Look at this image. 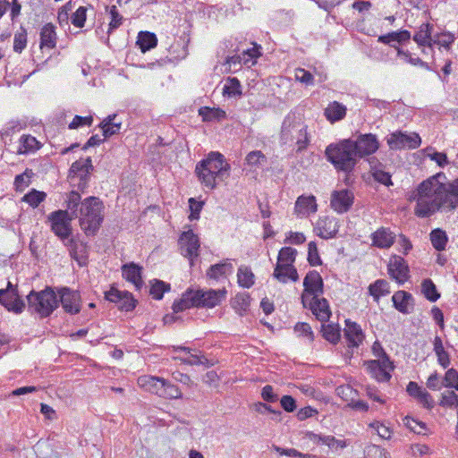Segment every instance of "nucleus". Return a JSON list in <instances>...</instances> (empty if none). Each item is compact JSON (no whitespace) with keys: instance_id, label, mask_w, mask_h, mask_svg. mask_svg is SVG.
Listing matches in <instances>:
<instances>
[{"instance_id":"1","label":"nucleus","mask_w":458,"mask_h":458,"mask_svg":"<svg viewBox=\"0 0 458 458\" xmlns=\"http://www.w3.org/2000/svg\"><path fill=\"white\" fill-rule=\"evenodd\" d=\"M446 175L440 172L423 180L408 196L413 203V213L420 218H427L439 211L447 210Z\"/></svg>"},{"instance_id":"2","label":"nucleus","mask_w":458,"mask_h":458,"mask_svg":"<svg viewBox=\"0 0 458 458\" xmlns=\"http://www.w3.org/2000/svg\"><path fill=\"white\" fill-rule=\"evenodd\" d=\"M78 218L80 226L86 236H96L105 218V205L103 201L95 196L85 198Z\"/></svg>"},{"instance_id":"3","label":"nucleus","mask_w":458,"mask_h":458,"mask_svg":"<svg viewBox=\"0 0 458 458\" xmlns=\"http://www.w3.org/2000/svg\"><path fill=\"white\" fill-rule=\"evenodd\" d=\"M307 129L308 126L301 117L295 114H288L282 123L280 140L283 144L294 143L296 151L301 152L307 148L310 141Z\"/></svg>"},{"instance_id":"4","label":"nucleus","mask_w":458,"mask_h":458,"mask_svg":"<svg viewBox=\"0 0 458 458\" xmlns=\"http://www.w3.org/2000/svg\"><path fill=\"white\" fill-rule=\"evenodd\" d=\"M230 165L225 162L224 156L212 151L202 160V185L213 190L229 177Z\"/></svg>"},{"instance_id":"5","label":"nucleus","mask_w":458,"mask_h":458,"mask_svg":"<svg viewBox=\"0 0 458 458\" xmlns=\"http://www.w3.org/2000/svg\"><path fill=\"white\" fill-rule=\"evenodd\" d=\"M28 310L33 314L37 313L40 318H46L58 308V297L56 288L46 286L41 291L32 289L26 296Z\"/></svg>"},{"instance_id":"6","label":"nucleus","mask_w":458,"mask_h":458,"mask_svg":"<svg viewBox=\"0 0 458 458\" xmlns=\"http://www.w3.org/2000/svg\"><path fill=\"white\" fill-rule=\"evenodd\" d=\"M353 147L352 140H344L339 143L328 145L325 154L337 170L350 172L357 160Z\"/></svg>"},{"instance_id":"7","label":"nucleus","mask_w":458,"mask_h":458,"mask_svg":"<svg viewBox=\"0 0 458 458\" xmlns=\"http://www.w3.org/2000/svg\"><path fill=\"white\" fill-rule=\"evenodd\" d=\"M68 210L58 209L53 211L48 216V221L51 223L52 232L62 241L69 238L72 234V221Z\"/></svg>"},{"instance_id":"8","label":"nucleus","mask_w":458,"mask_h":458,"mask_svg":"<svg viewBox=\"0 0 458 458\" xmlns=\"http://www.w3.org/2000/svg\"><path fill=\"white\" fill-rule=\"evenodd\" d=\"M0 304L15 314H21L26 308V302L20 295L18 286L10 281L6 288L0 289Z\"/></svg>"},{"instance_id":"9","label":"nucleus","mask_w":458,"mask_h":458,"mask_svg":"<svg viewBox=\"0 0 458 458\" xmlns=\"http://www.w3.org/2000/svg\"><path fill=\"white\" fill-rule=\"evenodd\" d=\"M187 230L183 231L178 239V245L180 247L181 254L188 258L190 265L193 266L194 259H197L199 254L198 250L199 248V238L197 233H193V230L190 225L185 226Z\"/></svg>"},{"instance_id":"10","label":"nucleus","mask_w":458,"mask_h":458,"mask_svg":"<svg viewBox=\"0 0 458 458\" xmlns=\"http://www.w3.org/2000/svg\"><path fill=\"white\" fill-rule=\"evenodd\" d=\"M104 295L105 300L114 303L121 311H131L138 304V301L133 297L131 293L121 291L115 284H112L110 289L104 293Z\"/></svg>"},{"instance_id":"11","label":"nucleus","mask_w":458,"mask_h":458,"mask_svg":"<svg viewBox=\"0 0 458 458\" xmlns=\"http://www.w3.org/2000/svg\"><path fill=\"white\" fill-rule=\"evenodd\" d=\"M58 305L61 303L64 310L71 315L81 312V297L79 291L71 289L68 286L56 287Z\"/></svg>"},{"instance_id":"12","label":"nucleus","mask_w":458,"mask_h":458,"mask_svg":"<svg viewBox=\"0 0 458 458\" xmlns=\"http://www.w3.org/2000/svg\"><path fill=\"white\" fill-rule=\"evenodd\" d=\"M386 142L391 149L411 148L420 147L421 143L419 134L395 131L386 138Z\"/></svg>"},{"instance_id":"13","label":"nucleus","mask_w":458,"mask_h":458,"mask_svg":"<svg viewBox=\"0 0 458 458\" xmlns=\"http://www.w3.org/2000/svg\"><path fill=\"white\" fill-rule=\"evenodd\" d=\"M368 371L378 382H387L391 378L394 370L393 362L389 357L380 360H371L365 362Z\"/></svg>"},{"instance_id":"14","label":"nucleus","mask_w":458,"mask_h":458,"mask_svg":"<svg viewBox=\"0 0 458 458\" xmlns=\"http://www.w3.org/2000/svg\"><path fill=\"white\" fill-rule=\"evenodd\" d=\"M304 293L301 300L304 306L307 305L308 296L318 297L323 293V280L317 271L309 272L303 280Z\"/></svg>"},{"instance_id":"15","label":"nucleus","mask_w":458,"mask_h":458,"mask_svg":"<svg viewBox=\"0 0 458 458\" xmlns=\"http://www.w3.org/2000/svg\"><path fill=\"white\" fill-rule=\"evenodd\" d=\"M200 307V288H188L182 298L174 301L173 304L174 313H179L191 308Z\"/></svg>"},{"instance_id":"16","label":"nucleus","mask_w":458,"mask_h":458,"mask_svg":"<svg viewBox=\"0 0 458 458\" xmlns=\"http://www.w3.org/2000/svg\"><path fill=\"white\" fill-rule=\"evenodd\" d=\"M387 271L392 279L399 284H404L409 278V267L403 258L394 255L390 258Z\"/></svg>"},{"instance_id":"17","label":"nucleus","mask_w":458,"mask_h":458,"mask_svg":"<svg viewBox=\"0 0 458 458\" xmlns=\"http://www.w3.org/2000/svg\"><path fill=\"white\" fill-rule=\"evenodd\" d=\"M352 144L356 157H360L375 153L379 148L377 136L372 133L360 135L356 140H352Z\"/></svg>"},{"instance_id":"18","label":"nucleus","mask_w":458,"mask_h":458,"mask_svg":"<svg viewBox=\"0 0 458 458\" xmlns=\"http://www.w3.org/2000/svg\"><path fill=\"white\" fill-rule=\"evenodd\" d=\"M339 230V222L334 216H320L314 226L315 233L325 240L334 238Z\"/></svg>"},{"instance_id":"19","label":"nucleus","mask_w":458,"mask_h":458,"mask_svg":"<svg viewBox=\"0 0 458 458\" xmlns=\"http://www.w3.org/2000/svg\"><path fill=\"white\" fill-rule=\"evenodd\" d=\"M354 195L347 189L334 191L331 194L330 206L337 213L347 212L352 206Z\"/></svg>"},{"instance_id":"20","label":"nucleus","mask_w":458,"mask_h":458,"mask_svg":"<svg viewBox=\"0 0 458 458\" xmlns=\"http://www.w3.org/2000/svg\"><path fill=\"white\" fill-rule=\"evenodd\" d=\"M233 269L232 264L226 261L213 265L207 270V281L210 285L214 283H225Z\"/></svg>"},{"instance_id":"21","label":"nucleus","mask_w":458,"mask_h":458,"mask_svg":"<svg viewBox=\"0 0 458 458\" xmlns=\"http://www.w3.org/2000/svg\"><path fill=\"white\" fill-rule=\"evenodd\" d=\"M123 277L134 284L136 290H140L144 284L142 279L143 267L135 262L125 263L121 267Z\"/></svg>"},{"instance_id":"22","label":"nucleus","mask_w":458,"mask_h":458,"mask_svg":"<svg viewBox=\"0 0 458 458\" xmlns=\"http://www.w3.org/2000/svg\"><path fill=\"white\" fill-rule=\"evenodd\" d=\"M93 171L94 166L90 157L80 158L72 164L69 170V178L71 182H73L77 178L90 177Z\"/></svg>"},{"instance_id":"23","label":"nucleus","mask_w":458,"mask_h":458,"mask_svg":"<svg viewBox=\"0 0 458 458\" xmlns=\"http://www.w3.org/2000/svg\"><path fill=\"white\" fill-rule=\"evenodd\" d=\"M305 437L310 441L317 445H325L331 450L344 449L347 446L345 440L337 439L333 436H326L308 431L305 434Z\"/></svg>"},{"instance_id":"24","label":"nucleus","mask_w":458,"mask_h":458,"mask_svg":"<svg viewBox=\"0 0 458 458\" xmlns=\"http://www.w3.org/2000/svg\"><path fill=\"white\" fill-rule=\"evenodd\" d=\"M317 210L318 205L314 196L301 195L298 197L294 206V213L298 217H308L310 214L316 213Z\"/></svg>"},{"instance_id":"25","label":"nucleus","mask_w":458,"mask_h":458,"mask_svg":"<svg viewBox=\"0 0 458 458\" xmlns=\"http://www.w3.org/2000/svg\"><path fill=\"white\" fill-rule=\"evenodd\" d=\"M309 306L318 320L326 322L329 319L331 311L328 301L325 298L312 297Z\"/></svg>"},{"instance_id":"26","label":"nucleus","mask_w":458,"mask_h":458,"mask_svg":"<svg viewBox=\"0 0 458 458\" xmlns=\"http://www.w3.org/2000/svg\"><path fill=\"white\" fill-rule=\"evenodd\" d=\"M116 114H109L104 118L98 125L102 131V136L105 139H109L114 135L119 134L122 129V122L117 120Z\"/></svg>"},{"instance_id":"27","label":"nucleus","mask_w":458,"mask_h":458,"mask_svg":"<svg viewBox=\"0 0 458 458\" xmlns=\"http://www.w3.org/2000/svg\"><path fill=\"white\" fill-rule=\"evenodd\" d=\"M395 239V234L386 227L377 229L371 234L372 244L379 249L390 248Z\"/></svg>"},{"instance_id":"28","label":"nucleus","mask_w":458,"mask_h":458,"mask_svg":"<svg viewBox=\"0 0 458 458\" xmlns=\"http://www.w3.org/2000/svg\"><path fill=\"white\" fill-rule=\"evenodd\" d=\"M344 335L349 347H358L364 340V334L360 325L356 322L346 320Z\"/></svg>"},{"instance_id":"29","label":"nucleus","mask_w":458,"mask_h":458,"mask_svg":"<svg viewBox=\"0 0 458 458\" xmlns=\"http://www.w3.org/2000/svg\"><path fill=\"white\" fill-rule=\"evenodd\" d=\"M226 295L227 291L225 287L217 290H202V307L214 308L220 305L225 300Z\"/></svg>"},{"instance_id":"30","label":"nucleus","mask_w":458,"mask_h":458,"mask_svg":"<svg viewBox=\"0 0 458 458\" xmlns=\"http://www.w3.org/2000/svg\"><path fill=\"white\" fill-rule=\"evenodd\" d=\"M392 301L394 308L402 313L408 314L413 307V297L405 291H397L394 293Z\"/></svg>"},{"instance_id":"31","label":"nucleus","mask_w":458,"mask_h":458,"mask_svg":"<svg viewBox=\"0 0 458 458\" xmlns=\"http://www.w3.org/2000/svg\"><path fill=\"white\" fill-rule=\"evenodd\" d=\"M138 382L139 385L146 391L157 394L159 397L161 396V392L164 388V386H165V379L152 376L140 377L138 379Z\"/></svg>"},{"instance_id":"32","label":"nucleus","mask_w":458,"mask_h":458,"mask_svg":"<svg viewBox=\"0 0 458 458\" xmlns=\"http://www.w3.org/2000/svg\"><path fill=\"white\" fill-rule=\"evenodd\" d=\"M433 26L429 23H422L416 34L413 36V40L420 47H428V49L433 51V38L431 37Z\"/></svg>"},{"instance_id":"33","label":"nucleus","mask_w":458,"mask_h":458,"mask_svg":"<svg viewBox=\"0 0 458 458\" xmlns=\"http://www.w3.org/2000/svg\"><path fill=\"white\" fill-rule=\"evenodd\" d=\"M411 33L410 31L403 30L399 31L389 32L385 35H381L378 37L377 41L389 45L392 47H394L396 50L399 48L396 46V43H403L410 40Z\"/></svg>"},{"instance_id":"34","label":"nucleus","mask_w":458,"mask_h":458,"mask_svg":"<svg viewBox=\"0 0 458 458\" xmlns=\"http://www.w3.org/2000/svg\"><path fill=\"white\" fill-rule=\"evenodd\" d=\"M82 202L83 199H81V196L77 191H72L67 194L65 210H68L70 217L72 219L78 218Z\"/></svg>"},{"instance_id":"35","label":"nucleus","mask_w":458,"mask_h":458,"mask_svg":"<svg viewBox=\"0 0 458 458\" xmlns=\"http://www.w3.org/2000/svg\"><path fill=\"white\" fill-rule=\"evenodd\" d=\"M273 276L281 283H287L288 280L296 282L299 279L296 268L293 266L276 265Z\"/></svg>"},{"instance_id":"36","label":"nucleus","mask_w":458,"mask_h":458,"mask_svg":"<svg viewBox=\"0 0 458 458\" xmlns=\"http://www.w3.org/2000/svg\"><path fill=\"white\" fill-rule=\"evenodd\" d=\"M56 45L55 28L52 23H47L40 31V47L54 48Z\"/></svg>"},{"instance_id":"37","label":"nucleus","mask_w":458,"mask_h":458,"mask_svg":"<svg viewBox=\"0 0 458 458\" xmlns=\"http://www.w3.org/2000/svg\"><path fill=\"white\" fill-rule=\"evenodd\" d=\"M369 293L373 297V300L378 303L381 297L386 296L390 293L389 283L384 279H377L373 284H369Z\"/></svg>"},{"instance_id":"38","label":"nucleus","mask_w":458,"mask_h":458,"mask_svg":"<svg viewBox=\"0 0 458 458\" xmlns=\"http://www.w3.org/2000/svg\"><path fill=\"white\" fill-rule=\"evenodd\" d=\"M445 186L446 189V201L447 210L452 211L458 208V178L448 182L446 178L445 181Z\"/></svg>"},{"instance_id":"39","label":"nucleus","mask_w":458,"mask_h":458,"mask_svg":"<svg viewBox=\"0 0 458 458\" xmlns=\"http://www.w3.org/2000/svg\"><path fill=\"white\" fill-rule=\"evenodd\" d=\"M136 45L142 53H146L157 45V38L155 33L149 31H140L138 34Z\"/></svg>"},{"instance_id":"40","label":"nucleus","mask_w":458,"mask_h":458,"mask_svg":"<svg viewBox=\"0 0 458 458\" xmlns=\"http://www.w3.org/2000/svg\"><path fill=\"white\" fill-rule=\"evenodd\" d=\"M41 148V143L31 135H22L20 139V147L17 153L20 155L34 152Z\"/></svg>"},{"instance_id":"41","label":"nucleus","mask_w":458,"mask_h":458,"mask_svg":"<svg viewBox=\"0 0 458 458\" xmlns=\"http://www.w3.org/2000/svg\"><path fill=\"white\" fill-rule=\"evenodd\" d=\"M242 94L240 81L235 77L226 78L223 86V95L228 98H239Z\"/></svg>"},{"instance_id":"42","label":"nucleus","mask_w":458,"mask_h":458,"mask_svg":"<svg viewBox=\"0 0 458 458\" xmlns=\"http://www.w3.org/2000/svg\"><path fill=\"white\" fill-rule=\"evenodd\" d=\"M346 114V107L335 101L325 109V115L328 121L335 123L342 120Z\"/></svg>"},{"instance_id":"43","label":"nucleus","mask_w":458,"mask_h":458,"mask_svg":"<svg viewBox=\"0 0 458 458\" xmlns=\"http://www.w3.org/2000/svg\"><path fill=\"white\" fill-rule=\"evenodd\" d=\"M250 304V297L248 293H238L232 300L231 305L233 309L238 313L240 316H243L249 310Z\"/></svg>"},{"instance_id":"44","label":"nucleus","mask_w":458,"mask_h":458,"mask_svg":"<svg viewBox=\"0 0 458 458\" xmlns=\"http://www.w3.org/2000/svg\"><path fill=\"white\" fill-rule=\"evenodd\" d=\"M434 352L437 357L438 364L446 369L450 365V357L447 352H445L443 345V342L440 336L436 335L433 341Z\"/></svg>"},{"instance_id":"45","label":"nucleus","mask_w":458,"mask_h":458,"mask_svg":"<svg viewBox=\"0 0 458 458\" xmlns=\"http://www.w3.org/2000/svg\"><path fill=\"white\" fill-rule=\"evenodd\" d=\"M260 46L254 44L251 48L242 50L241 53V59L243 65L248 67L256 64L257 59L260 56Z\"/></svg>"},{"instance_id":"46","label":"nucleus","mask_w":458,"mask_h":458,"mask_svg":"<svg viewBox=\"0 0 458 458\" xmlns=\"http://www.w3.org/2000/svg\"><path fill=\"white\" fill-rule=\"evenodd\" d=\"M171 290L170 284L165 283L159 279H154L151 281V287L149 293L152 295L155 300H162L165 293H167Z\"/></svg>"},{"instance_id":"47","label":"nucleus","mask_w":458,"mask_h":458,"mask_svg":"<svg viewBox=\"0 0 458 458\" xmlns=\"http://www.w3.org/2000/svg\"><path fill=\"white\" fill-rule=\"evenodd\" d=\"M297 250L292 247H284L279 250L276 265L293 266Z\"/></svg>"},{"instance_id":"48","label":"nucleus","mask_w":458,"mask_h":458,"mask_svg":"<svg viewBox=\"0 0 458 458\" xmlns=\"http://www.w3.org/2000/svg\"><path fill=\"white\" fill-rule=\"evenodd\" d=\"M225 118V112L221 108L202 107V121L220 122Z\"/></svg>"},{"instance_id":"49","label":"nucleus","mask_w":458,"mask_h":458,"mask_svg":"<svg viewBox=\"0 0 458 458\" xmlns=\"http://www.w3.org/2000/svg\"><path fill=\"white\" fill-rule=\"evenodd\" d=\"M238 283L244 288H250L254 284V274L248 267H241L238 269Z\"/></svg>"},{"instance_id":"50","label":"nucleus","mask_w":458,"mask_h":458,"mask_svg":"<svg viewBox=\"0 0 458 458\" xmlns=\"http://www.w3.org/2000/svg\"><path fill=\"white\" fill-rule=\"evenodd\" d=\"M46 198V192L32 189L23 196L22 200L27 202L30 207L37 208Z\"/></svg>"},{"instance_id":"51","label":"nucleus","mask_w":458,"mask_h":458,"mask_svg":"<svg viewBox=\"0 0 458 458\" xmlns=\"http://www.w3.org/2000/svg\"><path fill=\"white\" fill-rule=\"evenodd\" d=\"M430 240L433 247L437 250H443L447 242V236L445 231L435 229L430 233Z\"/></svg>"},{"instance_id":"52","label":"nucleus","mask_w":458,"mask_h":458,"mask_svg":"<svg viewBox=\"0 0 458 458\" xmlns=\"http://www.w3.org/2000/svg\"><path fill=\"white\" fill-rule=\"evenodd\" d=\"M106 11H108L111 16V21L108 24L107 31L108 34H111L114 30L122 25L123 17L119 13L115 5H112L110 7L106 5Z\"/></svg>"},{"instance_id":"53","label":"nucleus","mask_w":458,"mask_h":458,"mask_svg":"<svg viewBox=\"0 0 458 458\" xmlns=\"http://www.w3.org/2000/svg\"><path fill=\"white\" fill-rule=\"evenodd\" d=\"M322 334L323 337L332 344H336L340 339V328L335 324L322 325Z\"/></svg>"},{"instance_id":"54","label":"nucleus","mask_w":458,"mask_h":458,"mask_svg":"<svg viewBox=\"0 0 458 458\" xmlns=\"http://www.w3.org/2000/svg\"><path fill=\"white\" fill-rule=\"evenodd\" d=\"M245 161L249 166L258 168L267 163V157L261 151L254 150L246 156Z\"/></svg>"},{"instance_id":"55","label":"nucleus","mask_w":458,"mask_h":458,"mask_svg":"<svg viewBox=\"0 0 458 458\" xmlns=\"http://www.w3.org/2000/svg\"><path fill=\"white\" fill-rule=\"evenodd\" d=\"M27 46V30L24 27L21 26L20 30L14 34L13 38V51L21 53Z\"/></svg>"},{"instance_id":"56","label":"nucleus","mask_w":458,"mask_h":458,"mask_svg":"<svg viewBox=\"0 0 458 458\" xmlns=\"http://www.w3.org/2000/svg\"><path fill=\"white\" fill-rule=\"evenodd\" d=\"M422 293L425 297L430 301H436L439 298L436 285L430 279H425L421 284Z\"/></svg>"},{"instance_id":"57","label":"nucleus","mask_w":458,"mask_h":458,"mask_svg":"<svg viewBox=\"0 0 458 458\" xmlns=\"http://www.w3.org/2000/svg\"><path fill=\"white\" fill-rule=\"evenodd\" d=\"M181 396L182 391L179 389V387L170 381L165 380V386H164L160 397L165 399H176L180 398Z\"/></svg>"},{"instance_id":"58","label":"nucleus","mask_w":458,"mask_h":458,"mask_svg":"<svg viewBox=\"0 0 458 458\" xmlns=\"http://www.w3.org/2000/svg\"><path fill=\"white\" fill-rule=\"evenodd\" d=\"M87 7L80 6L71 16V22L76 28L84 27L87 19Z\"/></svg>"},{"instance_id":"59","label":"nucleus","mask_w":458,"mask_h":458,"mask_svg":"<svg viewBox=\"0 0 458 458\" xmlns=\"http://www.w3.org/2000/svg\"><path fill=\"white\" fill-rule=\"evenodd\" d=\"M366 458H391L390 454L384 448L370 445L365 448Z\"/></svg>"},{"instance_id":"60","label":"nucleus","mask_w":458,"mask_h":458,"mask_svg":"<svg viewBox=\"0 0 458 458\" xmlns=\"http://www.w3.org/2000/svg\"><path fill=\"white\" fill-rule=\"evenodd\" d=\"M439 405L445 408H458V394L454 391H446L441 394Z\"/></svg>"},{"instance_id":"61","label":"nucleus","mask_w":458,"mask_h":458,"mask_svg":"<svg viewBox=\"0 0 458 458\" xmlns=\"http://www.w3.org/2000/svg\"><path fill=\"white\" fill-rule=\"evenodd\" d=\"M93 116L88 115V116H81V115H75L72 119V121L68 124V128L70 130H78L80 128H82L84 126L90 127L93 123Z\"/></svg>"},{"instance_id":"62","label":"nucleus","mask_w":458,"mask_h":458,"mask_svg":"<svg viewBox=\"0 0 458 458\" xmlns=\"http://www.w3.org/2000/svg\"><path fill=\"white\" fill-rule=\"evenodd\" d=\"M443 386L454 388L458 391V371L454 369H449L443 378Z\"/></svg>"},{"instance_id":"63","label":"nucleus","mask_w":458,"mask_h":458,"mask_svg":"<svg viewBox=\"0 0 458 458\" xmlns=\"http://www.w3.org/2000/svg\"><path fill=\"white\" fill-rule=\"evenodd\" d=\"M404 425L412 432L422 435L425 434L424 431L426 429V424L420 421H418L411 417H405L403 420Z\"/></svg>"},{"instance_id":"64","label":"nucleus","mask_w":458,"mask_h":458,"mask_svg":"<svg viewBox=\"0 0 458 458\" xmlns=\"http://www.w3.org/2000/svg\"><path fill=\"white\" fill-rule=\"evenodd\" d=\"M294 331L296 334H298L299 336L307 338L309 342H312L314 339V335L311 327L308 323H297L294 327Z\"/></svg>"}]
</instances>
